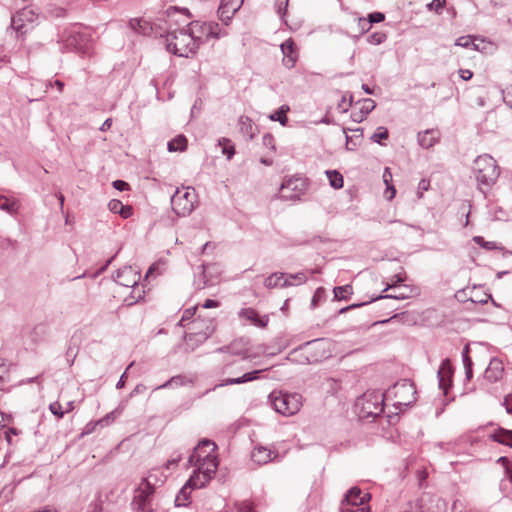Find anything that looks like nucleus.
I'll use <instances>...</instances> for the list:
<instances>
[{"label":"nucleus","mask_w":512,"mask_h":512,"mask_svg":"<svg viewBox=\"0 0 512 512\" xmlns=\"http://www.w3.org/2000/svg\"><path fill=\"white\" fill-rule=\"evenodd\" d=\"M198 22H190L184 28L168 32L165 36V47L170 53L179 57L188 58L197 52L201 43V37L195 35V27Z\"/></svg>","instance_id":"f257e3e1"},{"label":"nucleus","mask_w":512,"mask_h":512,"mask_svg":"<svg viewBox=\"0 0 512 512\" xmlns=\"http://www.w3.org/2000/svg\"><path fill=\"white\" fill-rule=\"evenodd\" d=\"M216 450L217 445L215 442L204 438L199 441L192 454L189 456L188 464L190 466H196V469L198 468L201 473H204L205 476L212 479L218 469V460L215 454Z\"/></svg>","instance_id":"f03ea898"},{"label":"nucleus","mask_w":512,"mask_h":512,"mask_svg":"<svg viewBox=\"0 0 512 512\" xmlns=\"http://www.w3.org/2000/svg\"><path fill=\"white\" fill-rule=\"evenodd\" d=\"M158 481L157 475L149 473L142 479L138 488L135 490L131 507L133 512H157L152 509L151 501L155 492V484Z\"/></svg>","instance_id":"7ed1b4c3"},{"label":"nucleus","mask_w":512,"mask_h":512,"mask_svg":"<svg viewBox=\"0 0 512 512\" xmlns=\"http://www.w3.org/2000/svg\"><path fill=\"white\" fill-rule=\"evenodd\" d=\"M268 400L277 413L286 417L296 414L302 406V396L298 393L272 391Z\"/></svg>","instance_id":"20e7f679"},{"label":"nucleus","mask_w":512,"mask_h":512,"mask_svg":"<svg viewBox=\"0 0 512 512\" xmlns=\"http://www.w3.org/2000/svg\"><path fill=\"white\" fill-rule=\"evenodd\" d=\"M473 170L477 182L486 186L493 185L500 174L496 161L488 154L480 155L475 159Z\"/></svg>","instance_id":"39448f33"},{"label":"nucleus","mask_w":512,"mask_h":512,"mask_svg":"<svg viewBox=\"0 0 512 512\" xmlns=\"http://www.w3.org/2000/svg\"><path fill=\"white\" fill-rule=\"evenodd\" d=\"M196 192L193 188H177L171 197V206L174 213L178 216H188L195 208Z\"/></svg>","instance_id":"423d86ee"},{"label":"nucleus","mask_w":512,"mask_h":512,"mask_svg":"<svg viewBox=\"0 0 512 512\" xmlns=\"http://www.w3.org/2000/svg\"><path fill=\"white\" fill-rule=\"evenodd\" d=\"M357 405H361L364 417H377L384 411V396L380 391L364 393Z\"/></svg>","instance_id":"0eeeda50"},{"label":"nucleus","mask_w":512,"mask_h":512,"mask_svg":"<svg viewBox=\"0 0 512 512\" xmlns=\"http://www.w3.org/2000/svg\"><path fill=\"white\" fill-rule=\"evenodd\" d=\"M61 38L63 42V49L67 51H81L87 40L86 35L80 33L76 29V26L65 31Z\"/></svg>","instance_id":"6e6552de"},{"label":"nucleus","mask_w":512,"mask_h":512,"mask_svg":"<svg viewBox=\"0 0 512 512\" xmlns=\"http://www.w3.org/2000/svg\"><path fill=\"white\" fill-rule=\"evenodd\" d=\"M393 389L395 390V396L403 399V402H399V404L410 405L416 400V388L414 384L408 379H403L397 382Z\"/></svg>","instance_id":"1a4fd4ad"},{"label":"nucleus","mask_w":512,"mask_h":512,"mask_svg":"<svg viewBox=\"0 0 512 512\" xmlns=\"http://www.w3.org/2000/svg\"><path fill=\"white\" fill-rule=\"evenodd\" d=\"M453 372L454 370L451 361L448 358L444 359L437 371L438 385L444 395L448 394V391L452 386Z\"/></svg>","instance_id":"9d476101"},{"label":"nucleus","mask_w":512,"mask_h":512,"mask_svg":"<svg viewBox=\"0 0 512 512\" xmlns=\"http://www.w3.org/2000/svg\"><path fill=\"white\" fill-rule=\"evenodd\" d=\"M244 0H221L217 10L219 19L228 25L234 14L242 7Z\"/></svg>","instance_id":"9b49d317"},{"label":"nucleus","mask_w":512,"mask_h":512,"mask_svg":"<svg viewBox=\"0 0 512 512\" xmlns=\"http://www.w3.org/2000/svg\"><path fill=\"white\" fill-rule=\"evenodd\" d=\"M279 453L263 445H256L251 451V460L253 463L261 466L276 460Z\"/></svg>","instance_id":"f8f14e48"},{"label":"nucleus","mask_w":512,"mask_h":512,"mask_svg":"<svg viewBox=\"0 0 512 512\" xmlns=\"http://www.w3.org/2000/svg\"><path fill=\"white\" fill-rule=\"evenodd\" d=\"M371 495L369 493H362L361 489L357 486L351 487L345 494L341 502V506H357L369 505Z\"/></svg>","instance_id":"ddd939ff"},{"label":"nucleus","mask_w":512,"mask_h":512,"mask_svg":"<svg viewBox=\"0 0 512 512\" xmlns=\"http://www.w3.org/2000/svg\"><path fill=\"white\" fill-rule=\"evenodd\" d=\"M328 341L324 338H317L311 341L305 342L303 345L299 347V349H310L314 350L315 354H312L311 357H307L308 363L318 362L322 358L328 357V351H326L324 344Z\"/></svg>","instance_id":"4468645a"},{"label":"nucleus","mask_w":512,"mask_h":512,"mask_svg":"<svg viewBox=\"0 0 512 512\" xmlns=\"http://www.w3.org/2000/svg\"><path fill=\"white\" fill-rule=\"evenodd\" d=\"M140 278L139 273L133 270L131 266H125L116 271L114 280L119 285L125 287H134Z\"/></svg>","instance_id":"2eb2a0df"},{"label":"nucleus","mask_w":512,"mask_h":512,"mask_svg":"<svg viewBox=\"0 0 512 512\" xmlns=\"http://www.w3.org/2000/svg\"><path fill=\"white\" fill-rule=\"evenodd\" d=\"M33 11L31 9L24 8L23 10L16 13L11 18V28L17 34H24L27 32L25 21L32 22Z\"/></svg>","instance_id":"dca6fc26"},{"label":"nucleus","mask_w":512,"mask_h":512,"mask_svg":"<svg viewBox=\"0 0 512 512\" xmlns=\"http://www.w3.org/2000/svg\"><path fill=\"white\" fill-rule=\"evenodd\" d=\"M238 317L260 328L266 327L269 321L268 316H259L258 312L253 308L240 309L238 312Z\"/></svg>","instance_id":"f3484780"},{"label":"nucleus","mask_w":512,"mask_h":512,"mask_svg":"<svg viewBox=\"0 0 512 512\" xmlns=\"http://www.w3.org/2000/svg\"><path fill=\"white\" fill-rule=\"evenodd\" d=\"M214 268H216V264H201L198 266L199 272L194 278V286L197 289L201 290L207 286L215 285V280L207 276V272Z\"/></svg>","instance_id":"a211bd4d"},{"label":"nucleus","mask_w":512,"mask_h":512,"mask_svg":"<svg viewBox=\"0 0 512 512\" xmlns=\"http://www.w3.org/2000/svg\"><path fill=\"white\" fill-rule=\"evenodd\" d=\"M504 371L503 363L498 358H492L484 372V378L490 383H495L502 378Z\"/></svg>","instance_id":"6ab92c4d"},{"label":"nucleus","mask_w":512,"mask_h":512,"mask_svg":"<svg viewBox=\"0 0 512 512\" xmlns=\"http://www.w3.org/2000/svg\"><path fill=\"white\" fill-rule=\"evenodd\" d=\"M357 104H361V107L359 111L353 112L351 114V119L356 123H361L364 119H366L368 114L375 109L376 103L370 98H365L359 100Z\"/></svg>","instance_id":"aec40b11"},{"label":"nucleus","mask_w":512,"mask_h":512,"mask_svg":"<svg viewBox=\"0 0 512 512\" xmlns=\"http://www.w3.org/2000/svg\"><path fill=\"white\" fill-rule=\"evenodd\" d=\"M261 373H262V370H253V371L243 374L240 377L226 378L220 384L216 385L213 388V390H215L218 387H224V386L234 385V384H244L247 382L257 380Z\"/></svg>","instance_id":"412c9836"},{"label":"nucleus","mask_w":512,"mask_h":512,"mask_svg":"<svg viewBox=\"0 0 512 512\" xmlns=\"http://www.w3.org/2000/svg\"><path fill=\"white\" fill-rule=\"evenodd\" d=\"M440 138V133L434 129H427L423 132H419L417 140L419 145L424 149H429L434 146Z\"/></svg>","instance_id":"4be33fe9"},{"label":"nucleus","mask_w":512,"mask_h":512,"mask_svg":"<svg viewBox=\"0 0 512 512\" xmlns=\"http://www.w3.org/2000/svg\"><path fill=\"white\" fill-rule=\"evenodd\" d=\"M413 290L408 285H402L393 290V293L390 294H380L375 297H372V300H381V299H395V300H404L411 296Z\"/></svg>","instance_id":"5701e85b"},{"label":"nucleus","mask_w":512,"mask_h":512,"mask_svg":"<svg viewBox=\"0 0 512 512\" xmlns=\"http://www.w3.org/2000/svg\"><path fill=\"white\" fill-rule=\"evenodd\" d=\"M489 437L494 442L512 448V430L499 427Z\"/></svg>","instance_id":"b1692460"},{"label":"nucleus","mask_w":512,"mask_h":512,"mask_svg":"<svg viewBox=\"0 0 512 512\" xmlns=\"http://www.w3.org/2000/svg\"><path fill=\"white\" fill-rule=\"evenodd\" d=\"M109 210L114 214H119L124 219L129 218L132 215V207L124 205L118 199H112L108 203Z\"/></svg>","instance_id":"393cba45"},{"label":"nucleus","mask_w":512,"mask_h":512,"mask_svg":"<svg viewBox=\"0 0 512 512\" xmlns=\"http://www.w3.org/2000/svg\"><path fill=\"white\" fill-rule=\"evenodd\" d=\"M210 480L211 479H209L207 476H205L204 473H201L197 468L196 470H194L192 475L186 481V484H187V486H189L190 488H192L194 490V489H200V488L205 487L209 483Z\"/></svg>","instance_id":"a878e982"},{"label":"nucleus","mask_w":512,"mask_h":512,"mask_svg":"<svg viewBox=\"0 0 512 512\" xmlns=\"http://www.w3.org/2000/svg\"><path fill=\"white\" fill-rule=\"evenodd\" d=\"M193 382H194V380L192 378H188L185 375L179 374V375L171 377L165 383L155 387L154 390L166 389V388L173 387V386H175V387L185 386L187 384H192Z\"/></svg>","instance_id":"bb28decb"},{"label":"nucleus","mask_w":512,"mask_h":512,"mask_svg":"<svg viewBox=\"0 0 512 512\" xmlns=\"http://www.w3.org/2000/svg\"><path fill=\"white\" fill-rule=\"evenodd\" d=\"M285 279L282 282L283 287L297 286L307 282L308 277L306 272L301 271L297 273H286Z\"/></svg>","instance_id":"cd10ccee"},{"label":"nucleus","mask_w":512,"mask_h":512,"mask_svg":"<svg viewBox=\"0 0 512 512\" xmlns=\"http://www.w3.org/2000/svg\"><path fill=\"white\" fill-rule=\"evenodd\" d=\"M192 488L185 483L175 497L176 507H187L191 503Z\"/></svg>","instance_id":"c85d7f7f"},{"label":"nucleus","mask_w":512,"mask_h":512,"mask_svg":"<svg viewBox=\"0 0 512 512\" xmlns=\"http://www.w3.org/2000/svg\"><path fill=\"white\" fill-rule=\"evenodd\" d=\"M286 273L284 272H274L270 274L264 281V286L266 288H284L282 286V282L285 279Z\"/></svg>","instance_id":"c756f323"},{"label":"nucleus","mask_w":512,"mask_h":512,"mask_svg":"<svg viewBox=\"0 0 512 512\" xmlns=\"http://www.w3.org/2000/svg\"><path fill=\"white\" fill-rule=\"evenodd\" d=\"M167 147L170 152H182L187 148V139L184 135H178L168 142Z\"/></svg>","instance_id":"7c9ffc66"},{"label":"nucleus","mask_w":512,"mask_h":512,"mask_svg":"<svg viewBox=\"0 0 512 512\" xmlns=\"http://www.w3.org/2000/svg\"><path fill=\"white\" fill-rule=\"evenodd\" d=\"M204 31L207 34V37H213L215 39H220L227 35V31L223 30L219 27L218 23L211 22L209 24H205Z\"/></svg>","instance_id":"2f4dec72"},{"label":"nucleus","mask_w":512,"mask_h":512,"mask_svg":"<svg viewBox=\"0 0 512 512\" xmlns=\"http://www.w3.org/2000/svg\"><path fill=\"white\" fill-rule=\"evenodd\" d=\"M37 83L41 86H44L43 94L47 93L48 89L53 88V87H56V89L59 93H62L63 89H64V82H62L61 80H58V79H56L54 81L49 80L46 82L38 81ZM43 97H44V95H38L35 99H32L31 101H39Z\"/></svg>","instance_id":"473e14b6"},{"label":"nucleus","mask_w":512,"mask_h":512,"mask_svg":"<svg viewBox=\"0 0 512 512\" xmlns=\"http://www.w3.org/2000/svg\"><path fill=\"white\" fill-rule=\"evenodd\" d=\"M124 407L122 406V404L120 403L119 407H117L116 409H114L113 411H111L110 413H108L107 415H105L103 418L99 419L95 425H99L101 427H105V426H108L109 424H111L112 422L115 421V419L121 415L122 411H123Z\"/></svg>","instance_id":"72a5a7b5"},{"label":"nucleus","mask_w":512,"mask_h":512,"mask_svg":"<svg viewBox=\"0 0 512 512\" xmlns=\"http://www.w3.org/2000/svg\"><path fill=\"white\" fill-rule=\"evenodd\" d=\"M331 187L334 189H340L344 185L343 176L337 170H326L325 171Z\"/></svg>","instance_id":"f704fd0d"},{"label":"nucleus","mask_w":512,"mask_h":512,"mask_svg":"<svg viewBox=\"0 0 512 512\" xmlns=\"http://www.w3.org/2000/svg\"><path fill=\"white\" fill-rule=\"evenodd\" d=\"M290 110L288 105H282L278 110L272 113L269 118L272 121H278L282 126H285L288 122L286 113Z\"/></svg>","instance_id":"c9c22d12"},{"label":"nucleus","mask_w":512,"mask_h":512,"mask_svg":"<svg viewBox=\"0 0 512 512\" xmlns=\"http://www.w3.org/2000/svg\"><path fill=\"white\" fill-rule=\"evenodd\" d=\"M472 241L486 250H503L504 248L494 241H486L482 236H474Z\"/></svg>","instance_id":"e433bc0d"},{"label":"nucleus","mask_w":512,"mask_h":512,"mask_svg":"<svg viewBox=\"0 0 512 512\" xmlns=\"http://www.w3.org/2000/svg\"><path fill=\"white\" fill-rule=\"evenodd\" d=\"M334 297L337 300H346L349 295L353 294V288L351 285L337 286L333 289Z\"/></svg>","instance_id":"4c0bfd02"},{"label":"nucleus","mask_w":512,"mask_h":512,"mask_svg":"<svg viewBox=\"0 0 512 512\" xmlns=\"http://www.w3.org/2000/svg\"><path fill=\"white\" fill-rule=\"evenodd\" d=\"M384 20H385L384 13L372 12V13L368 14L367 18L360 17V24L364 23L367 26L368 24L372 25V24L380 23Z\"/></svg>","instance_id":"58836bf2"},{"label":"nucleus","mask_w":512,"mask_h":512,"mask_svg":"<svg viewBox=\"0 0 512 512\" xmlns=\"http://www.w3.org/2000/svg\"><path fill=\"white\" fill-rule=\"evenodd\" d=\"M218 144L222 147V153L225 154L228 159H231L235 154V148L230 139L221 138L219 139Z\"/></svg>","instance_id":"ea45409f"},{"label":"nucleus","mask_w":512,"mask_h":512,"mask_svg":"<svg viewBox=\"0 0 512 512\" xmlns=\"http://www.w3.org/2000/svg\"><path fill=\"white\" fill-rule=\"evenodd\" d=\"M389 136V132H388V129L386 127H383V126H379L377 127V129L375 130V132L373 133V135L371 136V141L375 142V143H378L380 145H384L382 143V140H386Z\"/></svg>","instance_id":"a19ab883"},{"label":"nucleus","mask_w":512,"mask_h":512,"mask_svg":"<svg viewBox=\"0 0 512 512\" xmlns=\"http://www.w3.org/2000/svg\"><path fill=\"white\" fill-rule=\"evenodd\" d=\"M476 38L472 36H461L456 40V45L464 48H473L474 50H478V45L475 43Z\"/></svg>","instance_id":"79ce46f5"},{"label":"nucleus","mask_w":512,"mask_h":512,"mask_svg":"<svg viewBox=\"0 0 512 512\" xmlns=\"http://www.w3.org/2000/svg\"><path fill=\"white\" fill-rule=\"evenodd\" d=\"M325 297V289L323 287H318L312 296L311 307L316 308L319 305V303L325 299Z\"/></svg>","instance_id":"37998d69"},{"label":"nucleus","mask_w":512,"mask_h":512,"mask_svg":"<svg viewBox=\"0 0 512 512\" xmlns=\"http://www.w3.org/2000/svg\"><path fill=\"white\" fill-rule=\"evenodd\" d=\"M387 35L385 32H374L367 37V42L373 45H380L385 42Z\"/></svg>","instance_id":"c03bdc74"},{"label":"nucleus","mask_w":512,"mask_h":512,"mask_svg":"<svg viewBox=\"0 0 512 512\" xmlns=\"http://www.w3.org/2000/svg\"><path fill=\"white\" fill-rule=\"evenodd\" d=\"M348 131L360 132V136H361L362 132H363V129L362 128H356V129H346V128H343V133L347 134ZM345 140H346V143H345L346 150L353 151V150L356 149L357 144L352 140V138H350L348 135H346L345 136Z\"/></svg>","instance_id":"a18cd8bd"},{"label":"nucleus","mask_w":512,"mask_h":512,"mask_svg":"<svg viewBox=\"0 0 512 512\" xmlns=\"http://www.w3.org/2000/svg\"><path fill=\"white\" fill-rule=\"evenodd\" d=\"M146 390H147V387L144 384H142V383L137 384L135 386V388L129 393V395L124 400L121 401L122 406L125 408L127 402L131 398L135 397L138 394H143Z\"/></svg>","instance_id":"49530a36"},{"label":"nucleus","mask_w":512,"mask_h":512,"mask_svg":"<svg viewBox=\"0 0 512 512\" xmlns=\"http://www.w3.org/2000/svg\"><path fill=\"white\" fill-rule=\"evenodd\" d=\"M281 51L285 56H292V54L295 52L296 45L294 41L290 38L284 41L280 45Z\"/></svg>","instance_id":"de8ad7c7"},{"label":"nucleus","mask_w":512,"mask_h":512,"mask_svg":"<svg viewBox=\"0 0 512 512\" xmlns=\"http://www.w3.org/2000/svg\"><path fill=\"white\" fill-rule=\"evenodd\" d=\"M352 103L353 96L351 94H349V98H347V95H343L341 101L337 105V108L341 113H346L349 107L352 106Z\"/></svg>","instance_id":"09e8293b"},{"label":"nucleus","mask_w":512,"mask_h":512,"mask_svg":"<svg viewBox=\"0 0 512 512\" xmlns=\"http://www.w3.org/2000/svg\"><path fill=\"white\" fill-rule=\"evenodd\" d=\"M215 352H219V353L227 352V353H231L233 355H242L243 359H248L251 357V355H248L246 352L234 350L233 345L219 347L215 350Z\"/></svg>","instance_id":"8fccbe9b"},{"label":"nucleus","mask_w":512,"mask_h":512,"mask_svg":"<svg viewBox=\"0 0 512 512\" xmlns=\"http://www.w3.org/2000/svg\"><path fill=\"white\" fill-rule=\"evenodd\" d=\"M340 512H370V506L369 505H363V506H340Z\"/></svg>","instance_id":"3c124183"},{"label":"nucleus","mask_w":512,"mask_h":512,"mask_svg":"<svg viewBox=\"0 0 512 512\" xmlns=\"http://www.w3.org/2000/svg\"><path fill=\"white\" fill-rule=\"evenodd\" d=\"M0 209L3 211H6L10 214H13L16 212L17 207L15 202H10L5 196L2 201H0Z\"/></svg>","instance_id":"603ef678"},{"label":"nucleus","mask_w":512,"mask_h":512,"mask_svg":"<svg viewBox=\"0 0 512 512\" xmlns=\"http://www.w3.org/2000/svg\"><path fill=\"white\" fill-rule=\"evenodd\" d=\"M289 0H275V8L277 14L284 16L287 12Z\"/></svg>","instance_id":"864d4df0"},{"label":"nucleus","mask_w":512,"mask_h":512,"mask_svg":"<svg viewBox=\"0 0 512 512\" xmlns=\"http://www.w3.org/2000/svg\"><path fill=\"white\" fill-rule=\"evenodd\" d=\"M403 277L400 274L394 275L392 282L386 286V288L383 290V292L387 290H396L399 286H402Z\"/></svg>","instance_id":"5fc2aeb1"},{"label":"nucleus","mask_w":512,"mask_h":512,"mask_svg":"<svg viewBox=\"0 0 512 512\" xmlns=\"http://www.w3.org/2000/svg\"><path fill=\"white\" fill-rule=\"evenodd\" d=\"M488 300H491L494 303V300L492 298L491 294L484 293L482 297H479V295H471L470 301L472 303H478V304H486Z\"/></svg>","instance_id":"6e6d98bb"},{"label":"nucleus","mask_w":512,"mask_h":512,"mask_svg":"<svg viewBox=\"0 0 512 512\" xmlns=\"http://www.w3.org/2000/svg\"><path fill=\"white\" fill-rule=\"evenodd\" d=\"M50 412L57 416V418H63L64 411L62 410V406L58 401H55L49 405Z\"/></svg>","instance_id":"4d7b16f0"},{"label":"nucleus","mask_w":512,"mask_h":512,"mask_svg":"<svg viewBox=\"0 0 512 512\" xmlns=\"http://www.w3.org/2000/svg\"><path fill=\"white\" fill-rule=\"evenodd\" d=\"M445 5V0H432L430 3L427 4V8L430 11H435L437 13L440 12V10L443 9Z\"/></svg>","instance_id":"13d9d810"},{"label":"nucleus","mask_w":512,"mask_h":512,"mask_svg":"<svg viewBox=\"0 0 512 512\" xmlns=\"http://www.w3.org/2000/svg\"><path fill=\"white\" fill-rule=\"evenodd\" d=\"M262 143L265 147L275 150V139L270 133H266L262 138Z\"/></svg>","instance_id":"bf43d9fd"},{"label":"nucleus","mask_w":512,"mask_h":512,"mask_svg":"<svg viewBox=\"0 0 512 512\" xmlns=\"http://www.w3.org/2000/svg\"><path fill=\"white\" fill-rule=\"evenodd\" d=\"M112 186L118 191H126L129 189V184L124 180H115L112 182Z\"/></svg>","instance_id":"052dcab7"},{"label":"nucleus","mask_w":512,"mask_h":512,"mask_svg":"<svg viewBox=\"0 0 512 512\" xmlns=\"http://www.w3.org/2000/svg\"><path fill=\"white\" fill-rule=\"evenodd\" d=\"M132 366V364H130L126 370L122 373V375L120 376L118 382L116 383V388L117 389H122L125 387V383H126V378H127V371L129 370V368Z\"/></svg>","instance_id":"680f3d73"},{"label":"nucleus","mask_w":512,"mask_h":512,"mask_svg":"<svg viewBox=\"0 0 512 512\" xmlns=\"http://www.w3.org/2000/svg\"><path fill=\"white\" fill-rule=\"evenodd\" d=\"M297 181H298L297 179L296 180L289 179V180L285 181L281 185V190H285V189L296 190L297 189Z\"/></svg>","instance_id":"e2e57ef3"},{"label":"nucleus","mask_w":512,"mask_h":512,"mask_svg":"<svg viewBox=\"0 0 512 512\" xmlns=\"http://www.w3.org/2000/svg\"><path fill=\"white\" fill-rule=\"evenodd\" d=\"M503 405L506 408V412L512 414V393L508 394L503 401Z\"/></svg>","instance_id":"0e129e2a"},{"label":"nucleus","mask_w":512,"mask_h":512,"mask_svg":"<svg viewBox=\"0 0 512 512\" xmlns=\"http://www.w3.org/2000/svg\"><path fill=\"white\" fill-rule=\"evenodd\" d=\"M219 306V302L213 299H207L202 304V308L204 309H210V308H216Z\"/></svg>","instance_id":"69168bd1"},{"label":"nucleus","mask_w":512,"mask_h":512,"mask_svg":"<svg viewBox=\"0 0 512 512\" xmlns=\"http://www.w3.org/2000/svg\"><path fill=\"white\" fill-rule=\"evenodd\" d=\"M459 73L460 77L465 81L470 80L473 77V73L467 69H460Z\"/></svg>","instance_id":"338daca9"},{"label":"nucleus","mask_w":512,"mask_h":512,"mask_svg":"<svg viewBox=\"0 0 512 512\" xmlns=\"http://www.w3.org/2000/svg\"><path fill=\"white\" fill-rule=\"evenodd\" d=\"M241 512H254L253 507L248 502H242L239 506Z\"/></svg>","instance_id":"774afa93"}]
</instances>
